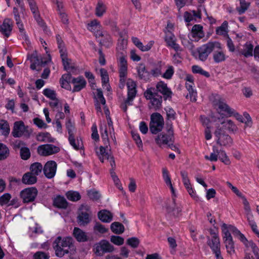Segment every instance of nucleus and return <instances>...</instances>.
<instances>
[{"instance_id": "obj_43", "label": "nucleus", "mask_w": 259, "mask_h": 259, "mask_svg": "<svg viewBox=\"0 0 259 259\" xmlns=\"http://www.w3.org/2000/svg\"><path fill=\"white\" fill-rule=\"evenodd\" d=\"M0 131H1L2 134L7 137L10 132V126L7 121L2 120L0 121Z\"/></svg>"}, {"instance_id": "obj_42", "label": "nucleus", "mask_w": 259, "mask_h": 259, "mask_svg": "<svg viewBox=\"0 0 259 259\" xmlns=\"http://www.w3.org/2000/svg\"><path fill=\"white\" fill-rule=\"evenodd\" d=\"M30 169L31 174L36 178V176H38L41 172L43 167L41 163L35 162L31 165Z\"/></svg>"}, {"instance_id": "obj_30", "label": "nucleus", "mask_w": 259, "mask_h": 259, "mask_svg": "<svg viewBox=\"0 0 259 259\" xmlns=\"http://www.w3.org/2000/svg\"><path fill=\"white\" fill-rule=\"evenodd\" d=\"M127 54L126 51L122 49L118 51L117 53V59L118 63V68L127 67L126 61Z\"/></svg>"}, {"instance_id": "obj_48", "label": "nucleus", "mask_w": 259, "mask_h": 259, "mask_svg": "<svg viewBox=\"0 0 259 259\" xmlns=\"http://www.w3.org/2000/svg\"><path fill=\"white\" fill-rule=\"evenodd\" d=\"M100 129L101 137L104 142V145L106 146V148H108V145H109V138L106 126V125H101L100 127Z\"/></svg>"}, {"instance_id": "obj_40", "label": "nucleus", "mask_w": 259, "mask_h": 259, "mask_svg": "<svg viewBox=\"0 0 259 259\" xmlns=\"http://www.w3.org/2000/svg\"><path fill=\"white\" fill-rule=\"evenodd\" d=\"M110 228L111 231L116 234H122L124 231V226L119 222H114L112 223Z\"/></svg>"}, {"instance_id": "obj_25", "label": "nucleus", "mask_w": 259, "mask_h": 259, "mask_svg": "<svg viewBox=\"0 0 259 259\" xmlns=\"http://www.w3.org/2000/svg\"><path fill=\"white\" fill-rule=\"evenodd\" d=\"M95 99L96 103L95 105L96 109L98 112L102 113V109L100 103L102 105H105L106 104V100L101 89L97 90V95L95 97Z\"/></svg>"}, {"instance_id": "obj_27", "label": "nucleus", "mask_w": 259, "mask_h": 259, "mask_svg": "<svg viewBox=\"0 0 259 259\" xmlns=\"http://www.w3.org/2000/svg\"><path fill=\"white\" fill-rule=\"evenodd\" d=\"M73 235L78 242H85L88 240L87 233L78 228L75 227L74 228Z\"/></svg>"}, {"instance_id": "obj_3", "label": "nucleus", "mask_w": 259, "mask_h": 259, "mask_svg": "<svg viewBox=\"0 0 259 259\" xmlns=\"http://www.w3.org/2000/svg\"><path fill=\"white\" fill-rule=\"evenodd\" d=\"M237 238L243 243L246 246L245 250V259H259V248L252 241H248L245 236L241 233Z\"/></svg>"}, {"instance_id": "obj_53", "label": "nucleus", "mask_w": 259, "mask_h": 259, "mask_svg": "<svg viewBox=\"0 0 259 259\" xmlns=\"http://www.w3.org/2000/svg\"><path fill=\"white\" fill-rule=\"evenodd\" d=\"M119 73L120 77V82L123 87L125 82L127 73V67L119 68Z\"/></svg>"}, {"instance_id": "obj_5", "label": "nucleus", "mask_w": 259, "mask_h": 259, "mask_svg": "<svg viewBox=\"0 0 259 259\" xmlns=\"http://www.w3.org/2000/svg\"><path fill=\"white\" fill-rule=\"evenodd\" d=\"M154 89L151 88L146 90L144 93L145 98L150 100L149 108L155 111L159 110L162 105V97L154 92Z\"/></svg>"}, {"instance_id": "obj_50", "label": "nucleus", "mask_w": 259, "mask_h": 259, "mask_svg": "<svg viewBox=\"0 0 259 259\" xmlns=\"http://www.w3.org/2000/svg\"><path fill=\"white\" fill-rule=\"evenodd\" d=\"M212 151L213 152L210 153L209 156L205 155L204 157L206 159L209 160L210 161H217L219 155V150L216 146H213L212 147Z\"/></svg>"}, {"instance_id": "obj_18", "label": "nucleus", "mask_w": 259, "mask_h": 259, "mask_svg": "<svg viewBox=\"0 0 259 259\" xmlns=\"http://www.w3.org/2000/svg\"><path fill=\"white\" fill-rule=\"evenodd\" d=\"M97 38L101 37L99 40L100 44L107 48H109L112 45V40L110 35L106 31H97L95 33Z\"/></svg>"}, {"instance_id": "obj_21", "label": "nucleus", "mask_w": 259, "mask_h": 259, "mask_svg": "<svg viewBox=\"0 0 259 259\" xmlns=\"http://www.w3.org/2000/svg\"><path fill=\"white\" fill-rule=\"evenodd\" d=\"M13 22L9 18L5 19L0 27V32L6 37H8L12 32Z\"/></svg>"}, {"instance_id": "obj_45", "label": "nucleus", "mask_w": 259, "mask_h": 259, "mask_svg": "<svg viewBox=\"0 0 259 259\" xmlns=\"http://www.w3.org/2000/svg\"><path fill=\"white\" fill-rule=\"evenodd\" d=\"M163 63L161 61H159L156 65L154 68L152 69L150 71V74L154 77H157L162 74V67Z\"/></svg>"}, {"instance_id": "obj_41", "label": "nucleus", "mask_w": 259, "mask_h": 259, "mask_svg": "<svg viewBox=\"0 0 259 259\" xmlns=\"http://www.w3.org/2000/svg\"><path fill=\"white\" fill-rule=\"evenodd\" d=\"M54 204L59 208H65L67 207V202L64 197L58 196L54 200Z\"/></svg>"}, {"instance_id": "obj_54", "label": "nucleus", "mask_w": 259, "mask_h": 259, "mask_svg": "<svg viewBox=\"0 0 259 259\" xmlns=\"http://www.w3.org/2000/svg\"><path fill=\"white\" fill-rule=\"evenodd\" d=\"M67 198L72 201H76L79 200L81 198L78 192L76 191H69L66 193Z\"/></svg>"}, {"instance_id": "obj_60", "label": "nucleus", "mask_w": 259, "mask_h": 259, "mask_svg": "<svg viewBox=\"0 0 259 259\" xmlns=\"http://www.w3.org/2000/svg\"><path fill=\"white\" fill-rule=\"evenodd\" d=\"M20 155L23 160L28 159L30 156V152L28 148L22 147L20 150Z\"/></svg>"}, {"instance_id": "obj_17", "label": "nucleus", "mask_w": 259, "mask_h": 259, "mask_svg": "<svg viewBox=\"0 0 259 259\" xmlns=\"http://www.w3.org/2000/svg\"><path fill=\"white\" fill-rule=\"evenodd\" d=\"M168 135L161 133L155 139L156 143L161 146V145H168L172 141L173 138V131L172 125H170L167 131Z\"/></svg>"}, {"instance_id": "obj_38", "label": "nucleus", "mask_w": 259, "mask_h": 259, "mask_svg": "<svg viewBox=\"0 0 259 259\" xmlns=\"http://www.w3.org/2000/svg\"><path fill=\"white\" fill-rule=\"evenodd\" d=\"M96 153L102 162H103L105 159H109V157L111 155L110 153L106 152L105 147L103 146H100L99 149L97 150Z\"/></svg>"}, {"instance_id": "obj_57", "label": "nucleus", "mask_w": 259, "mask_h": 259, "mask_svg": "<svg viewBox=\"0 0 259 259\" xmlns=\"http://www.w3.org/2000/svg\"><path fill=\"white\" fill-rule=\"evenodd\" d=\"M219 158L220 160L226 165H229L230 164V161L228 157L227 156L225 151L223 150H219Z\"/></svg>"}, {"instance_id": "obj_6", "label": "nucleus", "mask_w": 259, "mask_h": 259, "mask_svg": "<svg viewBox=\"0 0 259 259\" xmlns=\"http://www.w3.org/2000/svg\"><path fill=\"white\" fill-rule=\"evenodd\" d=\"M221 49V45L218 41H209L206 44L202 45L197 50L198 53V59L205 61L209 55L215 49Z\"/></svg>"}, {"instance_id": "obj_37", "label": "nucleus", "mask_w": 259, "mask_h": 259, "mask_svg": "<svg viewBox=\"0 0 259 259\" xmlns=\"http://www.w3.org/2000/svg\"><path fill=\"white\" fill-rule=\"evenodd\" d=\"M106 6L101 1H99L95 9V14L99 17H102L106 11Z\"/></svg>"}, {"instance_id": "obj_31", "label": "nucleus", "mask_w": 259, "mask_h": 259, "mask_svg": "<svg viewBox=\"0 0 259 259\" xmlns=\"http://www.w3.org/2000/svg\"><path fill=\"white\" fill-rule=\"evenodd\" d=\"M228 185L231 188L232 190L239 197H241L243 200V204L244 205V209L245 210H247L248 212H249V203L247 200L246 198L242 195V194L239 192L237 188L233 186L231 183H228Z\"/></svg>"}, {"instance_id": "obj_8", "label": "nucleus", "mask_w": 259, "mask_h": 259, "mask_svg": "<svg viewBox=\"0 0 259 259\" xmlns=\"http://www.w3.org/2000/svg\"><path fill=\"white\" fill-rule=\"evenodd\" d=\"M212 103L218 113L220 114H222V112H223L230 116L231 114L233 113L234 109L230 107L227 104L225 100L219 95L214 97Z\"/></svg>"}, {"instance_id": "obj_46", "label": "nucleus", "mask_w": 259, "mask_h": 259, "mask_svg": "<svg viewBox=\"0 0 259 259\" xmlns=\"http://www.w3.org/2000/svg\"><path fill=\"white\" fill-rule=\"evenodd\" d=\"M71 76L70 74H64L60 79V83L62 88L69 90L70 89L69 82L70 81Z\"/></svg>"}, {"instance_id": "obj_19", "label": "nucleus", "mask_w": 259, "mask_h": 259, "mask_svg": "<svg viewBox=\"0 0 259 259\" xmlns=\"http://www.w3.org/2000/svg\"><path fill=\"white\" fill-rule=\"evenodd\" d=\"M57 164L54 161H49L43 167V171L47 178H53L57 170Z\"/></svg>"}, {"instance_id": "obj_15", "label": "nucleus", "mask_w": 259, "mask_h": 259, "mask_svg": "<svg viewBox=\"0 0 259 259\" xmlns=\"http://www.w3.org/2000/svg\"><path fill=\"white\" fill-rule=\"evenodd\" d=\"M37 194V191L34 187L26 188L20 192L21 198L25 203L34 201Z\"/></svg>"}, {"instance_id": "obj_35", "label": "nucleus", "mask_w": 259, "mask_h": 259, "mask_svg": "<svg viewBox=\"0 0 259 259\" xmlns=\"http://www.w3.org/2000/svg\"><path fill=\"white\" fill-rule=\"evenodd\" d=\"M37 141L41 142H54L55 139L52 138L50 133L47 132L39 133L36 138Z\"/></svg>"}, {"instance_id": "obj_20", "label": "nucleus", "mask_w": 259, "mask_h": 259, "mask_svg": "<svg viewBox=\"0 0 259 259\" xmlns=\"http://www.w3.org/2000/svg\"><path fill=\"white\" fill-rule=\"evenodd\" d=\"M165 41L168 47L171 48L176 52L181 51L180 46L176 43L175 36L170 31H167L165 32Z\"/></svg>"}, {"instance_id": "obj_14", "label": "nucleus", "mask_w": 259, "mask_h": 259, "mask_svg": "<svg viewBox=\"0 0 259 259\" xmlns=\"http://www.w3.org/2000/svg\"><path fill=\"white\" fill-rule=\"evenodd\" d=\"M27 2L34 19L38 24L44 29L46 27L45 23L40 18L38 8L35 0H27Z\"/></svg>"}, {"instance_id": "obj_62", "label": "nucleus", "mask_w": 259, "mask_h": 259, "mask_svg": "<svg viewBox=\"0 0 259 259\" xmlns=\"http://www.w3.org/2000/svg\"><path fill=\"white\" fill-rule=\"evenodd\" d=\"M44 95L51 100H55L56 98L55 92L50 89H46L43 91Z\"/></svg>"}, {"instance_id": "obj_61", "label": "nucleus", "mask_w": 259, "mask_h": 259, "mask_svg": "<svg viewBox=\"0 0 259 259\" xmlns=\"http://www.w3.org/2000/svg\"><path fill=\"white\" fill-rule=\"evenodd\" d=\"M174 73V69L172 66H169L165 71V72L162 74V76L167 79H170Z\"/></svg>"}, {"instance_id": "obj_16", "label": "nucleus", "mask_w": 259, "mask_h": 259, "mask_svg": "<svg viewBox=\"0 0 259 259\" xmlns=\"http://www.w3.org/2000/svg\"><path fill=\"white\" fill-rule=\"evenodd\" d=\"M60 148L52 144L40 145L37 148L38 153L42 156H48L58 153Z\"/></svg>"}, {"instance_id": "obj_7", "label": "nucleus", "mask_w": 259, "mask_h": 259, "mask_svg": "<svg viewBox=\"0 0 259 259\" xmlns=\"http://www.w3.org/2000/svg\"><path fill=\"white\" fill-rule=\"evenodd\" d=\"M31 133L32 131L28 126H26L23 121H19L14 123L12 134L15 138L23 136L29 138Z\"/></svg>"}, {"instance_id": "obj_59", "label": "nucleus", "mask_w": 259, "mask_h": 259, "mask_svg": "<svg viewBox=\"0 0 259 259\" xmlns=\"http://www.w3.org/2000/svg\"><path fill=\"white\" fill-rule=\"evenodd\" d=\"M30 61L31 62L30 68L32 70L36 69V67L40 65L42 63V61L40 60L38 57L35 56L32 57L30 59Z\"/></svg>"}, {"instance_id": "obj_11", "label": "nucleus", "mask_w": 259, "mask_h": 259, "mask_svg": "<svg viewBox=\"0 0 259 259\" xmlns=\"http://www.w3.org/2000/svg\"><path fill=\"white\" fill-rule=\"evenodd\" d=\"M217 137V143L220 146L230 147L233 144V140L228 134L223 132L222 128L218 126L214 133Z\"/></svg>"}, {"instance_id": "obj_23", "label": "nucleus", "mask_w": 259, "mask_h": 259, "mask_svg": "<svg viewBox=\"0 0 259 259\" xmlns=\"http://www.w3.org/2000/svg\"><path fill=\"white\" fill-rule=\"evenodd\" d=\"M211 240H208L207 243L213 253L219 252L220 250V242L218 236L213 233Z\"/></svg>"}, {"instance_id": "obj_64", "label": "nucleus", "mask_w": 259, "mask_h": 259, "mask_svg": "<svg viewBox=\"0 0 259 259\" xmlns=\"http://www.w3.org/2000/svg\"><path fill=\"white\" fill-rule=\"evenodd\" d=\"M126 243L133 248H137L139 244L140 241L136 237H132L127 240Z\"/></svg>"}, {"instance_id": "obj_49", "label": "nucleus", "mask_w": 259, "mask_h": 259, "mask_svg": "<svg viewBox=\"0 0 259 259\" xmlns=\"http://www.w3.org/2000/svg\"><path fill=\"white\" fill-rule=\"evenodd\" d=\"M69 141L71 145L76 150H79L82 147V142L81 140H75L74 136H69Z\"/></svg>"}, {"instance_id": "obj_2", "label": "nucleus", "mask_w": 259, "mask_h": 259, "mask_svg": "<svg viewBox=\"0 0 259 259\" xmlns=\"http://www.w3.org/2000/svg\"><path fill=\"white\" fill-rule=\"evenodd\" d=\"M53 247L55 254L59 257L69 252V250L73 247V239L70 237H61L58 236L53 242Z\"/></svg>"}, {"instance_id": "obj_26", "label": "nucleus", "mask_w": 259, "mask_h": 259, "mask_svg": "<svg viewBox=\"0 0 259 259\" xmlns=\"http://www.w3.org/2000/svg\"><path fill=\"white\" fill-rule=\"evenodd\" d=\"M71 82L74 84L73 92H79L84 88L86 85V81L84 78L81 76L77 78H73Z\"/></svg>"}, {"instance_id": "obj_29", "label": "nucleus", "mask_w": 259, "mask_h": 259, "mask_svg": "<svg viewBox=\"0 0 259 259\" xmlns=\"http://www.w3.org/2000/svg\"><path fill=\"white\" fill-rule=\"evenodd\" d=\"M202 29L203 27L200 25H195L193 26L191 35L195 40H198L204 36Z\"/></svg>"}, {"instance_id": "obj_24", "label": "nucleus", "mask_w": 259, "mask_h": 259, "mask_svg": "<svg viewBox=\"0 0 259 259\" xmlns=\"http://www.w3.org/2000/svg\"><path fill=\"white\" fill-rule=\"evenodd\" d=\"M128 92H127V103L129 101H133L134 98L136 96V83L132 80H128L126 83Z\"/></svg>"}, {"instance_id": "obj_58", "label": "nucleus", "mask_w": 259, "mask_h": 259, "mask_svg": "<svg viewBox=\"0 0 259 259\" xmlns=\"http://www.w3.org/2000/svg\"><path fill=\"white\" fill-rule=\"evenodd\" d=\"M192 71L194 73H199L208 77L210 76L209 73L202 69V68L198 66L194 65L192 66Z\"/></svg>"}, {"instance_id": "obj_47", "label": "nucleus", "mask_w": 259, "mask_h": 259, "mask_svg": "<svg viewBox=\"0 0 259 259\" xmlns=\"http://www.w3.org/2000/svg\"><path fill=\"white\" fill-rule=\"evenodd\" d=\"M217 34L228 36V22L224 21L221 26L218 27L216 29Z\"/></svg>"}, {"instance_id": "obj_55", "label": "nucleus", "mask_w": 259, "mask_h": 259, "mask_svg": "<svg viewBox=\"0 0 259 259\" xmlns=\"http://www.w3.org/2000/svg\"><path fill=\"white\" fill-rule=\"evenodd\" d=\"M131 134L133 140L135 141L139 149L140 150L142 149L143 143L139 134L134 131L131 132Z\"/></svg>"}, {"instance_id": "obj_4", "label": "nucleus", "mask_w": 259, "mask_h": 259, "mask_svg": "<svg viewBox=\"0 0 259 259\" xmlns=\"http://www.w3.org/2000/svg\"><path fill=\"white\" fill-rule=\"evenodd\" d=\"M56 39L64 69L67 71L74 69L75 68L74 64L71 59L67 57L64 44L59 35H56Z\"/></svg>"}, {"instance_id": "obj_51", "label": "nucleus", "mask_w": 259, "mask_h": 259, "mask_svg": "<svg viewBox=\"0 0 259 259\" xmlns=\"http://www.w3.org/2000/svg\"><path fill=\"white\" fill-rule=\"evenodd\" d=\"M253 46L250 42H246L242 51V54L246 57L252 56Z\"/></svg>"}, {"instance_id": "obj_22", "label": "nucleus", "mask_w": 259, "mask_h": 259, "mask_svg": "<svg viewBox=\"0 0 259 259\" xmlns=\"http://www.w3.org/2000/svg\"><path fill=\"white\" fill-rule=\"evenodd\" d=\"M156 87L157 91L160 92L163 95L165 100L171 98L172 92L168 88L166 83L161 81L157 83Z\"/></svg>"}, {"instance_id": "obj_12", "label": "nucleus", "mask_w": 259, "mask_h": 259, "mask_svg": "<svg viewBox=\"0 0 259 259\" xmlns=\"http://www.w3.org/2000/svg\"><path fill=\"white\" fill-rule=\"evenodd\" d=\"M222 230L223 233V239L225 244L227 252L232 254L235 252L234 244L230 233L229 232L227 225L223 224L222 225Z\"/></svg>"}, {"instance_id": "obj_33", "label": "nucleus", "mask_w": 259, "mask_h": 259, "mask_svg": "<svg viewBox=\"0 0 259 259\" xmlns=\"http://www.w3.org/2000/svg\"><path fill=\"white\" fill-rule=\"evenodd\" d=\"M99 219L103 222L109 223L112 220V214L108 210L103 209L98 213Z\"/></svg>"}, {"instance_id": "obj_28", "label": "nucleus", "mask_w": 259, "mask_h": 259, "mask_svg": "<svg viewBox=\"0 0 259 259\" xmlns=\"http://www.w3.org/2000/svg\"><path fill=\"white\" fill-rule=\"evenodd\" d=\"M138 77L141 79L147 80L149 79L150 74L146 69L145 65L144 64H140L137 67Z\"/></svg>"}, {"instance_id": "obj_39", "label": "nucleus", "mask_w": 259, "mask_h": 259, "mask_svg": "<svg viewBox=\"0 0 259 259\" xmlns=\"http://www.w3.org/2000/svg\"><path fill=\"white\" fill-rule=\"evenodd\" d=\"M240 7L236 8V10L239 15L244 14L249 8L250 5V2L245 0H239Z\"/></svg>"}, {"instance_id": "obj_52", "label": "nucleus", "mask_w": 259, "mask_h": 259, "mask_svg": "<svg viewBox=\"0 0 259 259\" xmlns=\"http://www.w3.org/2000/svg\"><path fill=\"white\" fill-rule=\"evenodd\" d=\"M9 155V148L4 144L0 143V160L5 159Z\"/></svg>"}, {"instance_id": "obj_9", "label": "nucleus", "mask_w": 259, "mask_h": 259, "mask_svg": "<svg viewBox=\"0 0 259 259\" xmlns=\"http://www.w3.org/2000/svg\"><path fill=\"white\" fill-rule=\"evenodd\" d=\"M164 125L162 116L158 113H154L151 115L150 131L153 134L160 132Z\"/></svg>"}, {"instance_id": "obj_13", "label": "nucleus", "mask_w": 259, "mask_h": 259, "mask_svg": "<svg viewBox=\"0 0 259 259\" xmlns=\"http://www.w3.org/2000/svg\"><path fill=\"white\" fill-rule=\"evenodd\" d=\"M114 250V247L108 241L103 240L95 245L94 252L97 255L101 256L105 252H110Z\"/></svg>"}, {"instance_id": "obj_1", "label": "nucleus", "mask_w": 259, "mask_h": 259, "mask_svg": "<svg viewBox=\"0 0 259 259\" xmlns=\"http://www.w3.org/2000/svg\"><path fill=\"white\" fill-rule=\"evenodd\" d=\"M165 183L170 189L172 198V200H167L163 207L165 208L167 213L175 217H178L181 211V208L176 204L175 197H176L175 189L178 187L179 183L171 181V179H165Z\"/></svg>"}, {"instance_id": "obj_10", "label": "nucleus", "mask_w": 259, "mask_h": 259, "mask_svg": "<svg viewBox=\"0 0 259 259\" xmlns=\"http://www.w3.org/2000/svg\"><path fill=\"white\" fill-rule=\"evenodd\" d=\"M90 207L87 204H82L78 209L77 222L80 226H84L91 221Z\"/></svg>"}, {"instance_id": "obj_56", "label": "nucleus", "mask_w": 259, "mask_h": 259, "mask_svg": "<svg viewBox=\"0 0 259 259\" xmlns=\"http://www.w3.org/2000/svg\"><path fill=\"white\" fill-rule=\"evenodd\" d=\"M12 198L11 195L6 193L0 197V205L4 206L7 205L8 206L9 203Z\"/></svg>"}, {"instance_id": "obj_34", "label": "nucleus", "mask_w": 259, "mask_h": 259, "mask_svg": "<svg viewBox=\"0 0 259 259\" xmlns=\"http://www.w3.org/2000/svg\"><path fill=\"white\" fill-rule=\"evenodd\" d=\"M222 49L221 48L220 50L214 51L212 54V58L215 63L224 62L227 59V56Z\"/></svg>"}, {"instance_id": "obj_36", "label": "nucleus", "mask_w": 259, "mask_h": 259, "mask_svg": "<svg viewBox=\"0 0 259 259\" xmlns=\"http://www.w3.org/2000/svg\"><path fill=\"white\" fill-rule=\"evenodd\" d=\"M221 124L223 125L225 129L228 130L229 132L236 133L238 131V127L230 119L224 121Z\"/></svg>"}, {"instance_id": "obj_32", "label": "nucleus", "mask_w": 259, "mask_h": 259, "mask_svg": "<svg viewBox=\"0 0 259 259\" xmlns=\"http://www.w3.org/2000/svg\"><path fill=\"white\" fill-rule=\"evenodd\" d=\"M245 211L249 225L250 226L253 232L256 235L257 237L259 238V232L257 230V227L255 222L252 220L253 214L251 212L250 207L249 208V212H248L247 210H245Z\"/></svg>"}, {"instance_id": "obj_63", "label": "nucleus", "mask_w": 259, "mask_h": 259, "mask_svg": "<svg viewBox=\"0 0 259 259\" xmlns=\"http://www.w3.org/2000/svg\"><path fill=\"white\" fill-rule=\"evenodd\" d=\"M110 240L113 243L116 245H121L124 243V239L119 236H112Z\"/></svg>"}, {"instance_id": "obj_44", "label": "nucleus", "mask_w": 259, "mask_h": 259, "mask_svg": "<svg viewBox=\"0 0 259 259\" xmlns=\"http://www.w3.org/2000/svg\"><path fill=\"white\" fill-rule=\"evenodd\" d=\"M100 72L101 74L103 86L106 87L108 90H109V85L108 84L109 77L107 71L104 68H101L100 70Z\"/></svg>"}]
</instances>
